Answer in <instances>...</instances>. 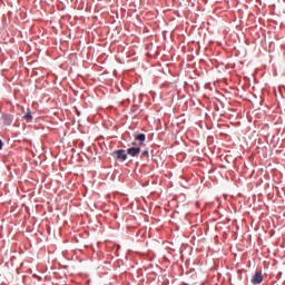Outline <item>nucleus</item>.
Returning a JSON list of instances; mask_svg holds the SVG:
<instances>
[{
  "label": "nucleus",
  "instance_id": "obj_2",
  "mask_svg": "<svg viewBox=\"0 0 285 285\" xmlns=\"http://www.w3.org/2000/svg\"><path fill=\"white\" fill-rule=\"evenodd\" d=\"M114 153L116 154V158L120 161H126V159H128V155H126V150L124 149H118Z\"/></svg>",
  "mask_w": 285,
  "mask_h": 285
},
{
  "label": "nucleus",
  "instance_id": "obj_4",
  "mask_svg": "<svg viewBox=\"0 0 285 285\" xmlns=\"http://www.w3.org/2000/svg\"><path fill=\"white\" fill-rule=\"evenodd\" d=\"M136 141H140V144H144V141H146V134L137 135Z\"/></svg>",
  "mask_w": 285,
  "mask_h": 285
},
{
  "label": "nucleus",
  "instance_id": "obj_7",
  "mask_svg": "<svg viewBox=\"0 0 285 285\" xmlns=\"http://www.w3.org/2000/svg\"><path fill=\"white\" fill-rule=\"evenodd\" d=\"M141 157H148V150L142 151Z\"/></svg>",
  "mask_w": 285,
  "mask_h": 285
},
{
  "label": "nucleus",
  "instance_id": "obj_3",
  "mask_svg": "<svg viewBox=\"0 0 285 285\" xmlns=\"http://www.w3.org/2000/svg\"><path fill=\"white\" fill-rule=\"evenodd\" d=\"M141 153V148L139 147H130L127 149V155H130L131 157H137Z\"/></svg>",
  "mask_w": 285,
  "mask_h": 285
},
{
  "label": "nucleus",
  "instance_id": "obj_6",
  "mask_svg": "<svg viewBox=\"0 0 285 285\" xmlns=\"http://www.w3.org/2000/svg\"><path fill=\"white\" fill-rule=\"evenodd\" d=\"M3 118L6 119L8 126L12 124V119L10 118V116H3Z\"/></svg>",
  "mask_w": 285,
  "mask_h": 285
},
{
  "label": "nucleus",
  "instance_id": "obj_8",
  "mask_svg": "<svg viewBox=\"0 0 285 285\" xmlns=\"http://www.w3.org/2000/svg\"><path fill=\"white\" fill-rule=\"evenodd\" d=\"M1 148H3V141L2 140H0V150H1Z\"/></svg>",
  "mask_w": 285,
  "mask_h": 285
},
{
  "label": "nucleus",
  "instance_id": "obj_1",
  "mask_svg": "<svg viewBox=\"0 0 285 285\" xmlns=\"http://www.w3.org/2000/svg\"><path fill=\"white\" fill-rule=\"evenodd\" d=\"M264 282V275L262 272H256L252 277V284H262Z\"/></svg>",
  "mask_w": 285,
  "mask_h": 285
},
{
  "label": "nucleus",
  "instance_id": "obj_5",
  "mask_svg": "<svg viewBox=\"0 0 285 285\" xmlns=\"http://www.w3.org/2000/svg\"><path fill=\"white\" fill-rule=\"evenodd\" d=\"M24 119H26V121H28V124H30V121H32V114H30V111L27 112V114L24 115Z\"/></svg>",
  "mask_w": 285,
  "mask_h": 285
}]
</instances>
